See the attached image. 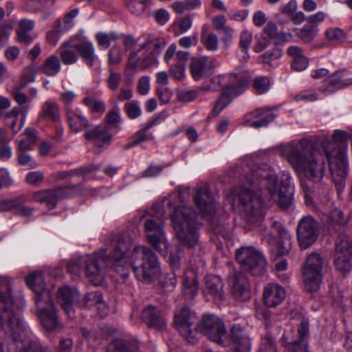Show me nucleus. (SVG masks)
Wrapping results in <instances>:
<instances>
[{"instance_id": "f257e3e1", "label": "nucleus", "mask_w": 352, "mask_h": 352, "mask_svg": "<svg viewBox=\"0 0 352 352\" xmlns=\"http://www.w3.org/2000/svg\"><path fill=\"white\" fill-rule=\"evenodd\" d=\"M244 172L245 186L235 188L232 190L233 200L238 204L241 218L247 223L258 222L263 217V200L261 195L268 196L283 210L290 208L294 202V188L290 183L291 177L287 175L278 179L270 168L254 164L252 167H237L236 173Z\"/></svg>"}, {"instance_id": "f03ea898", "label": "nucleus", "mask_w": 352, "mask_h": 352, "mask_svg": "<svg viewBox=\"0 0 352 352\" xmlns=\"http://www.w3.org/2000/svg\"><path fill=\"white\" fill-rule=\"evenodd\" d=\"M131 239L129 234H111L109 237L107 251V258L115 267L118 274L123 279L129 276L131 267L136 278L146 284L151 283L160 273V264L156 254L148 247L135 246L130 251Z\"/></svg>"}, {"instance_id": "7ed1b4c3", "label": "nucleus", "mask_w": 352, "mask_h": 352, "mask_svg": "<svg viewBox=\"0 0 352 352\" xmlns=\"http://www.w3.org/2000/svg\"><path fill=\"white\" fill-rule=\"evenodd\" d=\"M11 289L8 279L0 280V340H8L10 352H50L28 336L21 311L13 304Z\"/></svg>"}, {"instance_id": "20e7f679", "label": "nucleus", "mask_w": 352, "mask_h": 352, "mask_svg": "<svg viewBox=\"0 0 352 352\" xmlns=\"http://www.w3.org/2000/svg\"><path fill=\"white\" fill-rule=\"evenodd\" d=\"M279 155L295 172L313 182H320L324 175V161L308 138L294 140L280 145Z\"/></svg>"}, {"instance_id": "39448f33", "label": "nucleus", "mask_w": 352, "mask_h": 352, "mask_svg": "<svg viewBox=\"0 0 352 352\" xmlns=\"http://www.w3.org/2000/svg\"><path fill=\"white\" fill-rule=\"evenodd\" d=\"M167 206L173 207L170 221L175 237L179 243L188 248H194L199 241L197 214L186 206H175L170 198H166Z\"/></svg>"}, {"instance_id": "423d86ee", "label": "nucleus", "mask_w": 352, "mask_h": 352, "mask_svg": "<svg viewBox=\"0 0 352 352\" xmlns=\"http://www.w3.org/2000/svg\"><path fill=\"white\" fill-rule=\"evenodd\" d=\"M166 45V41L162 38L146 39L138 50L129 53L125 72L143 71L157 64V56Z\"/></svg>"}, {"instance_id": "0eeeda50", "label": "nucleus", "mask_w": 352, "mask_h": 352, "mask_svg": "<svg viewBox=\"0 0 352 352\" xmlns=\"http://www.w3.org/2000/svg\"><path fill=\"white\" fill-rule=\"evenodd\" d=\"M153 210H155V217L145 221V231L152 246L161 254L166 255L168 244L164 230L165 212L160 204L154 205Z\"/></svg>"}, {"instance_id": "6e6552de", "label": "nucleus", "mask_w": 352, "mask_h": 352, "mask_svg": "<svg viewBox=\"0 0 352 352\" xmlns=\"http://www.w3.org/2000/svg\"><path fill=\"white\" fill-rule=\"evenodd\" d=\"M250 81L247 72L241 69H234L229 76V85L224 88L220 97L215 101L212 113L213 116L219 115L232 100L241 94Z\"/></svg>"}, {"instance_id": "1a4fd4ad", "label": "nucleus", "mask_w": 352, "mask_h": 352, "mask_svg": "<svg viewBox=\"0 0 352 352\" xmlns=\"http://www.w3.org/2000/svg\"><path fill=\"white\" fill-rule=\"evenodd\" d=\"M195 329L219 345L227 346L230 343L223 320L214 314H204Z\"/></svg>"}, {"instance_id": "9d476101", "label": "nucleus", "mask_w": 352, "mask_h": 352, "mask_svg": "<svg viewBox=\"0 0 352 352\" xmlns=\"http://www.w3.org/2000/svg\"><path fill=\"white\" fill-rule=\"evenodd\" d=\"M324 264L323 258L317 252H312L307 256L302 272L303 283L307 292H316L320 289Z\"/></svg>"}, {"instance_id": "9b49d317", "label": "nucleus", "mask_w": 352, "mask_h": 352, "mask_svg": "<svg viewBox=\"0 0 352 352\" xmlns=\"http://www.w3.org/2000/svg\"><path fill=\"white\" fill-rule=\"evenodd\" d=\"M236 259L244 270L253 276H261L266 271V258L261 252L254 248L243 247L238 249Z\"/></svg>"}, {"instance_id": "f8f14e48", "label": "nucleus", "mask_w": 352, "mask_h": 352, "mask_svg": "<svg viewBox=\"0 0 352 352\" xmlns=\"http://www.w3.org/2000/svg\"><path fill=\"white\" fill-rule=\"evenodd\" d=\"M272 232L275 236L278 237L276 245L272 250V254L275 255L273 258L275 262L274 267L277 272H283L287 268V261L285 258L278 260L279 256L285 255L289 253L292 248L291 236L287 230L278 221H274L272 225Z\"/></svg>"}, {"instance_id": "ddd939ff", "label": "nucleus", "mask_w": 352, "mask_h": 352, "mask_svg": "<svg viewBox=\"0 0 352 352\" xmlns=\"http://www.w3.org/2000/svg\"><path fill=\"white\" fill-rule=\"evenodd\" d=\"M110 263L107 251L85 257V272L89 281L94 285H100L104 279L106 266Z\"/></svg>"}, {"instance_id": "4468645a", "label": "nucleus", "mask_w": 352, "mask_h": 352, "mask_svg": "<svg viewBox=\"0 0 352 352\" xmlns=\"http://www.w3.org/2000/svg\"><path fill=\"white\" fill-rule=\"evenodd\" d=\"M325 155L329 162L332 179L338 192L343 190L347 175V162L344 151L341 149L338 155H333L329 147H325Z\"/></svg>"}, {"instance_id": "2eb2a0df", "label": "nucleus", "mask_w": 352, "mask_h": 352, "mask_svg": "<svg viewBox=\"0 0 352 352\" xmlns=\"http://www.w3.org/2000/svg\"><path fill=\"white\" fill-rule=\"evenodd\" d=\"M334 265L336 270L342 273H347L352 269V236L348 234H341L337 238Z\"/></svg>"}, {"instance_id": "dca6fc26", "label": "nucleus", "mask_w": 352, "mask_h": 352, "mask_svg": "<svg viewBox=\"0 0 352 352\" xmlns=\"http://www.w3.org/2000/svg\"><path fill=\"white\" fill-rule=\"evenodd\" d=\"M79 188V186L74 185L43 190L35 192L32 197L35 201L44 204L50 208H54L60 200L76 195Z\"/></svg>"}, {"instance_id": "f3484780", "label": "nucleus", "mask_w": 352, "mask_h": 352, "mask_svg": "<svg viewBox=\"0 0 352 352\" xmlns=\"http://www.w3.org/2000/svg\"><path fill=\"white\" fill-rule=\"evenodd\" d=\"M296 232L300 247L307 249L317 240L320 234V226L312 216L307 215L300 220Z\"/></svg>"}, {"instance_id": "a211bd4d", "label": "nucleus", "mask_w": 352, "mask_h": 352, "mask_svg": "<svg viewBox=\"0 0 352 352\" xmlns=\"http://www.w3.org/2000/svg\"><path fill=\"white\" fill-rule=\"evenodd\" d=\"M227 280L234 298L242 302L250 298V284L248 277L243 272L236 270L230 266Z\"/></svg>"}, {"instance_id": "6ab92c4d", "label": "nucleus", "mask_w": 352, "mask_h": 352, "mask_svg": "<svg viewBox=\"0 0 352 352\" xmlns=\"http://www.w3.org/2000/svg\"><path fill=\"white\" fill-rule=\"evenodd\" d=\"M192 199L201 215L210 220L215 212V204L209 186L206 184L198 186Z\"/></svg>"}, {"instance_id": "aec40b11", "label": "nucleus", "mask_w": 352, "mask_h": 352, "mask_svg": "<svg viewBox=\"0 0 352 352\" xmlns=\"http://www.w3.org/2000/svg\"><path fill=\"white\" fill-rule=\"evenodd\" d=\"M196 317L188 308L182 309L175 315V324L180 335L188 342L194 343L196 340L195 331L192 329Z\"/></svg>"}, {"instance_id": "412c9836", "label": "nucleus", "mask_w": 352, "mask_h": 352, "mask_svg": "<svg viewBox=\"0 0 352 352\" xmlns=\"http://www.w3.org/2000/svg\"><path fill=\"white\" fill-rule=\"evenodd\" d=\"M26 284L35 294L34 301L36 305L44 302L45 300L52 299L50 293L45 289V278L41 272H33L25 278Z\"/></svg>"}, {"instance_id": "4be33fe9", "label": "nucleus", "mask_w": 352, "mask_h": 352, "mask_svg": "<svg viewBox=\"0 0 352 352\" xmlns=\"http://www.w3.org/2000/svg\"><path fill=\"white\" fill-rule=\"evenodd\" d=\"M228 339L230 346L234 352H250L251 349L250 339L243 327L239 324H234L230 329Z\"/></svg>"}, {"instance_id": "5701e85b", "label": "nucleus", "mask_w": 352, "mask_h": 352, "mask_svg": "<svg viewBox=\"0 0 352 352\" xmlns=\"http://www.w3.org/2000/svg\"><path fill=\"white\" fill-rule=\"evenodd\" d=\"M346 71L338 70L329 76L319 89L325 94H332L338 89L352 85V78L346 75Z\"/></svg>"}, {"instance_id": "b1692460", "label": "nucleus", "mask_w": 352, "mask_h": 352, "mask_svg": "<svg viewBox=\"0 0 352 352\" xmlns=\"http://www.w3.org/2000/svg\"><path fill=\"white\" fill-rule=\"evenodd\" d=\"M275 118V115L266 107L258 108L245 115L244 124L258 129L267 126Z\"/></svg>"}, {"instance_id": "393cba45", "label": "nucleus", "mask_w": 352, "mask_h": 352, "mask_svg": "<svg viewBox=\"0 0 352 352\" xmlns=\"http://www.w3.org/2000/svg\"><path fill=\"white\" fill-rule=\"evenodd\" d=\"M36 305L39 311V318L43 327L47 331L55 329L59 322L52 299L49 301L45 300L44 302H40L39 305Z\"/></svg>"}, {"instance_id": "a878e982", "label": "nucleus", "mask_w": 352, "mask_h": 352, "mask_svg": "<svg viewBox=\"0 0 352 352\" xmlns=\"http://www.w3.org/2000/svg\"><path fill=\"white\" fill-rule=\"evenodd\" d=\"M142 320L150 329L162 331L166 327V319L161 311L156 307L149 305L142 311Z\"/></svg>"}, {"instance_id": "bb28decb", "label": "nucleus", "mask_w": 352, "mask_h": 352, "mask_svg": "<svg viewBox=\"0 0 352 352\" xmlns=\"http://www.w3.org/2000/svg\"><path fill=\"white\" fill-rule=\"evenodd\" d=\"M57 300L69 318L74 317L73 305H79L80 293L69 287L60 288L57 293Z\"/></svg>"}, {"instance_id": "cd10ccee", "label": "nucleus", "mask_w": 352, "mask_h": 352, "mask_svg": "<svg viewBox=\"0 0 352 352\" xmlns=\"http://www.w3.org/2000/svg\"><path fill=\"white\" fill-rule=\"evenodd\" d=\"M298 336L296 340L286 342L285 347L291 352H308L309 323L307 319H302L298 328Z\"/></svg>"}, {"instance_id": "c85d7f7f", "label": "nucleus", "mask_w": 352, "mask_h": 352, "mask_svg": "<svg viewBox=\"0 0 352 352\" xmlns=\"http://www.w3.org/2000/svg\"><path fill=\"white\" fill-rule=\"evenodd\" d=\"M189 67L191 76L196 81L210 76L214 72L211 61L205 56L192 57Z\"/></svg>"}, {"instance_id": "c756f323", "label": "nucleus", "mask_w": 352, "mask_h": 352, "mask_svg": "<svg viewBox=\"0 0 352 352\" xmlns=\"http://www.w3.org/2000/svg\"><path fill=\"white\" fill-rule=\"evenodd\" d=\"M285 291L280 285L267 284L263 290V300L267 307H274L280 305L285 298Z\"/></svg>"}, {"instance_id": "7c9ffc66", "label": "nucleus", "mask_w": 352, "mask_h": 352, "mask_svg": "<svg viewBox=\"0 0 352 352\" xmlns=\"http://www.w3.org/2000/svg\"><path fill=\"white\" fill-rule=\"evenodd\" d=\"M349 135L347 132L341 130H336L333 135V141L325 138L322 142V146L325 152V147H329L333 155H338V151L341 149L344 151L346 155L347 142Z\"/></svg>"}, {"instance_id": "2f4dec72", "label": "nucleus", "mask_w": 352, "mask_h": 352, "mask_svg": "<svg viewBox=\"0 0 352 352\" xmlns=\"http://www.w3.org/2000/svg\"><path fill=\"white\" fill-rule=\"evenodd\" d=\"M161 118L162 116L160 114H159L150 120L146 124L144 128L137 131L133 136L130 138L127 144L124 146V148L127 150L138 144H140L143 142L147 141L148 140H153L154 138L153 135H146V133L150 129L157 124Z\"/></svg>"}, {"instance_id": "473e14b6", "label": "nucleus", "mask_w": 352, "mask_h": 352, "mask_svg": "<svg viewBox=\"0 0 352 352\" xmlns=\"http://www.w3.org/2000/svg\"><path fill=\"white\" fill-rule=\"evenodd\" d=\"M110 131V126L107 124H100L92 129L86 130L84 137L88 141L96 140L102 142L103 145H109L113 135ZM101 146H102V144L99 145V147Z\"/></svg>"}, {"instance_id": "72a5a7b5", "label": "nucleus", "mask_w": 352, "mask_h": 352, "mask_svg": "<svg viewBox=\"0 0 352 352\" xmlns=\"http://www.w3.org/2000/svg\"><path fill=\"white\" fill-rule=\"evenodd\" d=\"M204 292L213 300H221L224 292L220 277L215 275L206 276Z\"/></svg>"}, {"instance_id": "f704fd0d", "label": "nucleus", "mask_w": 352, "mask_h": 352, "mask_svg": "<svg viewBox=\"0 0 352 352\" xmlns=\"http://www.w3.org/2000/svg\"><path fill=\"white\" fill-rule=\"evenodd\" d=\"M79 305L83 307H96L102 317L108 314V309L103 300L102 294L98 292L87 294L82 300L79 301Z\"/></svg>"}, {"instance_id": "c9c22d12", "label": "nucleus", "mask_w": 352, "mask_h": 352, "mask_svg": "<svg viewBox=\"0 0 352 352\" xmlns=\"http://www.w3.org/2000/svg\"><path fill=\"white\" fill-rule=\"evenodd\" d=\"M183 294L188 299H192L198 293V280L197 272L194 270H188L183 276Z\"/></svg>"}, {"instance_id": "e433bc0d", "label": "nucleus", "mask_w": 352, "mask_h": 352, "mask_svg": "<svg viewBox=\"0 0 352 352\" xmlns=\"http://www.w3.org/2000/svg\"><path fill=\"white\" fill-rule=\"evenodd\" d=\"M71 47L76 50L87 65L93 67L97 56L95 54V47L91 42L82 41Z\"/></svg>"}, {"instance_id": "4c0bfd02", "label": "nucleus", "mask_w": 352, "mask_h": 352, "mask_svg": "<svg viewBox=\"0 0 352 352\" xmlns=\"http://www.w3.org/2000/svg\"><path fill=\"white\" fill-rule=\"evenodd\" d=\"M346 219L344 217L342 211L338 209L333 210L329 217L328 226L330 230L341 234H347L345 230Z\"/></svg>"}, {"instance_id": "58836bf2", "label": "nucleus", "mask_w": 352, "mask_h": 352, "mask_svg": "<svg viewBox=\"0 0 352 352\" xmlns=\"http://www.w3.org/2000/svg\"><path fill=\"white\" fill-rule=\"evenodd\" d=\"M67 118L69 125L74 132L78 133L89 129V122L82 115L67 109Z\"/></svg>"}, {"instance_id": "ea45409f", "label": "nucleus", "mask_w": 352, "mask_h": 352, "mask_svg": "<svg viewBox=\"0 0 352 352\" xmlns=\"http://www.w3.org/2000/svg\"><path fill=\"white\" fill-rule=\"evenodd\" d=\"M34 28L33 20L23 19L19 23V28L16 31L17 40L19 43L29 44L32 42L33 37L29 34Z\"/></svg>"}, {"instance_id": "a19ab883", "label": "nucleus", "mask_w": 352, "mask_h": 352, "mask_svg": "<svg viewBox=\"0 0 352 352\" xmlns=\"http://www.w3.org/2000/svg\"><path fill=\"white\" fill-rule=\"evenodd\" d=\"M107 352H140L138 344L135 341L116 339L111 342Z\"/></svg>"}, {"instance_id": "79ce46f5", "label": "nucleus", "mask_w": 352, "mask_h": 352, "mask_svg": "<svg viewBox=\"0 0 352 352\" xmlns=\"http://www.w3.org/2000/svg\"><path fill=\"white\" fill-rule=\"evenodd\" d=\"M98 165H91L89 166L80 167L76 169H72L69 170H63L54 173V178L57 180L65 179L67 178L80 177L85 174L91 173L92 171L99 169Z\"/></svg>"}, {"instance_id": "37998d69", "label": "nucleus", "mask_w": 352, "mask_h": 352, "mask_svg": "<svg viewBox=\"0 0 352 352\" xmlns=\"http://www.w3.org/2000/svg\"><path fill=\"white\" fill-rule=\"evenodd\" d=\"M318 28L314 25L309 26L307 24L301 28L294 30L296 37L305 44L311 43L318 35Z\"/></svg>"}, {"instance_id": "c03bdc74", "label": "nucleus", "mask_w": 352, "mask_h": 352, "mask_svg": "<svg viewBox=\"0 0 352 352\" xmlns=\"http://www.w3.org/2000/svg\"><path fill=\"white\" fill-rule=\"evenodd\" d=\"M60 67L59 58L55 55H52L45 60L39 69L46 76H54L60 72Z\"/></svg>"}, {"instance_id": "a18cd8bd", "label": "nucleus", "mask_w": 352, "mask_h": 352, "mask_svg": "<svg viewBox=\"0 0 352 352\" xmlns=\"http://www.w3.org/2000/svg\"><path fill=\"white\" fill-rule=\"evenodd\" d=\"M23 137L21 140H16L17 150H30L32 145L36 142V131L32 128H28L25 130Z\"/></svg>"}, {"instance_id": "49530a36", "label": "nucleus", "mask_w": 352, "mask_h": 352, "mask_svg": "<svg viewBox=\"0 0 352 352\" xmlns=\"http://www.w3.org/2000/svg\"><path fill=\"white\" fill-rule=\"evenodd\" d=\"M41 117L57 121L59 119V110L57 104L50 100L45 101L42 106Z\"/></svg>"}, {"instance_id": "de8ad7c7", "label": "nucleus", "mask_w": 352, "mask_h": 352, "mask_svg": "<svg viewBox=\"0 0 352 352\" xmlns=\"http://www.w3.org/2000/svg\"><path fill=\"white\" fill-rule=\"evenodd\" d=\"M26 201L23 195L16 197L13 199H0V212H8L16 209Z\"/></svg>"}, {"instance_id": "09e8293b", "label": "nucleus", "mask_w": 352, "mask_h": 352, "mask_svg": "<svg viewBox=\"0 0 352 352\" xmlns=\"http://www.w3.org/2000/svg\"><path fill=\"white\" fill-rule=\"evenodd\" d=\"M38 70L39 67H36L34 64L25 67L21 76V87L25 88L29 83L33 82Z\"/></svg>"}, {"instance_id": "8fccbe9b", "label": "nucleus", "mask_w": 352, "mask_h": 352, "mask_svg": "<svg viewBox=\"0 0 352 352\" xmlns=\"http://www.w3.org/2000/svg\"><path fill=\"white\" fill-rule=\"evenodd\" d=\"M325 36L327 40L334 45L343 43L346 36L344 32L338 28H330L325 31Z\"/></svg>"}, {"instance_id": "3c124183", "label": "nucleus", "mask_w": 352, "mask_h": 352, "mask_svg": "<svg viewBox=\"0 0 352 352\" xmlns=\"http://www.w3.org/2000/svg\"><path fill=\"white\" fill-rule=\"evenodd\" d=\"M128 10L133 14H142L148 6L147 0H124Z\"/></svg>"}, {"instance_id": "603ef678", "label": "nucleus", "mask_w": 352, "mask_h": 352, "mask_svg": "<svg viewBox=\"0 0 352 352\" xmlns=\"http://www.w3.org/2000/svg\"><path fill=\"white\" fill-rule=\"evenodd\" d=\"M271 81L267 76H256L252 82V87L257 94H263L270 88Z\"/></svg>"}, {"instance_id": "864d4df0", "label": "nucleus", "mask_w": 352, "mask_h": 352, "mask_svg": "<svg viewBox=\"0 0 352 352\" xmlns=\"http://www.w3.org/2000/svg\"><path fill=\"white\" fill-rule=\"evenodd\" d=\"M118 35L116 32L106 34L104 32H98L96 34V39L99 46L107 49L109 47L112 41H117Z\"/></svg>"}, {"instance_id": "5fc2aeb1", "label": "nucleus", "mask_w": 352, "mask_h": 352, "mask_svg": "<svg viewBox=\"0 0 352 352\" xmlns=\"http://www.w3.org/2000/svg\"><path fill=\"white\" fill-rule=\"evenodd\" d=\"M83 265H85L84 257L73 258L67 264V272L78 277L82 271Z\"/></svg>"}, {"instance_id": "6e6d98bb", "label": "nucleus", "mask_w": 352, "mask_h": 352, "mask_svg": "<svg viewBox=\"0 0 352 352\" xmlns=\"http://www.w3.org/2000/svg\"><path fill=\"white\" fill-rule=\"evenodd\" d=\"M122 60V49L117 46H113L108 52V64L109 66L118 65Z\"/></svg>"}, {"instance_id": "4d7b16f0", "label": "nucleus", "mask_w": 352, "mask_h": 352, "mask_svg": "<svg viewBox=\"0 0 352 352\" xmlns=\"http://www.w3.org/2000/svg\"><path fill=\"white\" fill-rule=\"evenodd\" d=\"M124 109L130 119H135L142 114V110L135 100L125 103Z\"/></svg>"}, {"instance_id": "13d9d810", "label": "nucleus", "mask_w": 352, "mask_h": 352, "mask_svg": "<svg viewBox=\"0 0 352 352\" xmlns=\"http://www.w3.org/2000/svg\"><path fill=\"white\" fill-rule=\"evenodd\" d=\"M252 41V34L248 30H243L240 34L239 46L242 51L247 55V58L243 57L245 59L249 58L248 50L250 45Z\"/></svg>"}, {"instance_id": "bf43d9fd", "label": "nucleus", "mask_w": 352, "mask_h": 352, "mask_svg": "<svg viewBox=\"0 0 352 352\" xmlns=\"http://www.w3.org/2000/svg\"><path fill=\"white\" fill-rule=\"evenodd\" d=\"M184 252L183 248L177 246L175 252H171L169 257V264L171 266L173 272L178 270L181 264V258L183 256Z\"/></svg>"}, {"instance_id": "052dcab7", "label": "nucleus", "mask_w": 352, "mask_h": 352, "mask_svg": "<svg viewBox=\"0 0 352 352\" xmlns=\"http://www.w3.org/2000/svg\"><path fill=\"white\" fill-rule=\"evenodd\" d=\"M282 56L281 50L274 47L273 49L269 50L262 54L259 58L264 63H270V62L276 60Z\"/></svg>"}, {"instance_id": "680f3d73", "label": "nucleus", "mask_w": 352, "mask_h": 352, "mask_svg": "<svg viewBox=\"0 0 352 352\" xmlns=\"http://www.w3.org/2000/svg\"><path fill=\"white\" fill-rule=\"evenodd\" d=\"M258 352H276L275 340L270 333L262 340L261 346Z\"/></svg>"}, {"instance_id": "e2e57ef3", "label": "nucleus", "mask_w": 352, "mask_h": 352, "mask_svg": "<svg viewBox=\"0 0 352 352\" xmlns=\"http://www.w3.org/2000/svg\"><path fill=\"white\" fill-rule=\"evenodd\" d=\"M13 28L14 22L12 21H6L0 24V43H3L8 40Z\"/></svg>"}, {"instance_id": "0e129e2a", "label": "nucleus", "mask_w": 352, "mask_h": 352, "mask_svg": "<svg viewBox=\"0 0 352 352\" xmlns=\"http://www.w3.org/2000/svg\"><path fill=\"white\" fill-rule=\"evenodd\" d=\"M84 104L91 108L94 111L104 113L105 111V104L101 100H97L91 98H85Z\"/></svg>"}, {"instance_id": "69168bd1", "label": "nucleus", "mask_w": 352, "mask_h": 352, "mask_svg": "<svg viewBox=\"0 0 352 352\" xmlns=\"http://www.w3.org/2000/svg\"><path fill=\"white\" fill-rule=\"evenodd\" d=\"M122 81V76L120 74L109 71V76L107 79L108 87L111 91H116Z\"/></svg>"}, {"instance_id": "338daca9", "label": "nucleus", "mask_w": 352, "mask_h": 352, "mask_svg": "<svg viewBox=\"0 0 352 352\" xmlns=\"http://www.w3.org/2000/svg\"><path fill=\"white\" fill-rule=\"evenodd\" d=\"M60 56L65 65H72L78 60V56L76 52L70 50H62Z\"/></svg>"}, {"instance_id": "774afa93", "label": "nucleus", "mask_w": 352, "mask_h": 352, "mask_svg": "<svg viewBox=\"0 0 352 352\" xmlns=\"http://www.w3.org/2000/svg\"><path fill=\"white\" fill-rule=\"evenodd\" d=\"M170 75L177 80H182L185 76V65L184 63H177L170 68Z\"/></svg>"}]
</instances>
